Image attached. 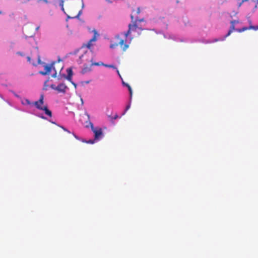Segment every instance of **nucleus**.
Returning a JSON list of instances; mask_svg holds the SVG:
<instances>
[{"instance_id": "obj_20", "label": "nucleus", "mask_w": 258, "mask_h": 258, "mask_svg": "<svg viewBox=\"0 0 258 258\" xmlns=\"http://www.w3.org/2000/svg\"><path fill=\"white\" fill-rule=\"evenodd\" d=\"M131 107V105L128 104L126 106L125 111H126Z\"/></svg>"}, {"instance_id": "obj_28", "label": "nucleus", "mask_w": 258, "mask_h": 258, "mask_svg": "<svg viewBox=\"0 0 258 258\" xmlns=\"http://www.w3.org/2000/svg\"><path fill=\"white\" fill-rule=\"evenodd\" d=\"M85 114L87 116L88 119H90V115L87 112L85 113Z\"/></svg>"}, {"instance_id": "obj_30", "label": "nucleus", "mask_w": 258, "mask_h": 258, "mask_svg": "<svg viewBox=\"0 0 258 258\" xmlns=\"http://www.w3.org/2000/svg\"><path fill=\"white\" fill-rule=\"evenodd\" d=\"M56 72H55V73L52 75V77L55 78V77H56Z\"/></svg>"}, {"instance_id": "obj_12", "label": "nucleus", "mask_w": 258, "mask_h": 258, "mask_svg": "<svg viewBox=\"0 0 258 258\" xmlns=\"http://www.w3.org/2000/svg\"><path fill=\"white\" fill-rule=\"evenodd\" d=\"M235 30V26L233 24V22H231V26L228 32V33L225 35V38L229 36L231 33Z\"/></svg>"}, {"instance_id": "obj_16", "label": "nucleus", "mask_w": 258, "mask_h": 258, "mask_svg": "<svg viewBox=\"0 0 258 258\" xmlns=\"http://www.w3.org/2000/svg\"><path fill=\"white\" fill-rule=\"evenodd\" d=\"M108 117L110 118L111 120H113L118 117V115L116 113L113 117H112L111 115H108Z\"/></svg>"}, {"instance_id": "obj_25", "label": "nucleus", "mask_w": 258, "mask_h": 258, "mask_svg": "<svg viewBox=\"0 0 258 258\" xmlns=\"http://www.w3.org/2000/svg\"><path fill=\"white\" fill-rule=\"evenodd\" d=\"M61 127L65 131H67L68 132V133H70V132L68 131L66 128H65L64 127H63V126H61Z\"/></svg>"}, {"instance_id": "obj_31", "label": "nucleus", "mask_w": 258, "mask_h": 258, "mask_svg": "<svg viewBox=\"0 0 258 258\" xmlns=\"http://www.w3.org/2000/svg\"><path fill=\"white\" fill-rule=\"evenodd\" d=\"M17 53L19 54V55H21V56H24V55L21 52H19Z\"/></svg>"}, {"instance_id": "obj_5", "label": "nucleus", "mask_w": 258, "mask_h": 258, "mask_svg": "<svg viewBox=\"0 0 258 258\" xmlns=\"http://www.w3.org/2000/svg\"><path fill=\"white\" fill-rule=\"evenodd\" d=\"M51 88L54 90H57L58 92L64 93L67 87L64 84L61 83L59 84L57 86H55V85L52 84L51 85Z\"/></svg>"}, {"instance_id": "obj_17", "label": "nucleus", "mask_w": 258, "mask_h": 258, "mask_svg": "<svg viewBox=\"0 0 258 258\" xmlns=\"http://www.w3.org/2000/svg\"><path fill=\"white\" fill-rule=\"evenodd\" d=\"M104 67H107V68H113L114 69H116L115 66H114L113 65H112V64H105V65H104Z\"/></svg>"}, {"instance_id": "obj_33", "label": "nucleus", "mask_w": 258, "mask_h": 258, "mask_svg": "<svg viewBox=\"0 0 258 258\" xmlns=\"http://www.w3.org/2000/svg\"><path fill=\"white\" fill-rule=\"evenodd\" d=\"M40 27L39 26H38L36 28V30H38L39 29Z\"/></svg>"}, {"instance_id": "obj_4", "label": "nucleus", "mask_w": 258, "mask_h": 258, "mask_svg": "<svg viewBox=\"0 0 258 258\" xmlns=\"http://www.w3.org/2000/svg\"><path fill=\"white\" fill-rule=\"evenodd\" d=\"M91 130L94 134L95 140H99L103 137L102 130L100 127H94L92 122H89Z\"/></svg>"}, {"instance_id": "obj_34", "label": "nucleus", "mask_w": 258, "mask_h": 258, "mask_svg": "<svg viewBox=\"0 0 258 258\" xmlns=\"http://www.w3.org/2000/svg\"><path fill=\"white\" fill-rule=\"evenodd\" d=\"M41 118H43V119H45L46 118L44 116H42Z\"/></svg>"}, {"instance_id": "obj_15", "label": "nucleus", "mask_w": 258, "mask_h": 258, "mask_svg": "<svg viewBox=\"0 0 258 258\" xmlns=\"http://www.w3.org/2000/svg\"><path fill=\"white\" fill-rule=\"evenodd\" d=\"M22 103L24 105H30L31 104V102L28 99H25L23 101H22Z\"/></svg>"}, {"instance_id": "obj_7", "label": "nucleus", "mask_w": 258, "mask_h": 258, "mask_svg": "<svg viewBox=\"0 0 258 258\" xmlns=\"http://www.w3.org/2000/svg\"><path fill=\"white\" fill-rule=\"evenodd\" d=\"M249 23L250 25L248 27H244L242 28L241 29L237 30V31H238V32H242L244 31H246L247 30H250V29H253L255 31L258 30V25L256 26H252V25H251V21H249Z\"/></svg>"}, {"instance_id": "obj_22", "label": "nucleus", "mask_w": 258, "mask_h": 258, "mask_svg": "<svg viewBox=\"0 0 258 258\" xmlns=\"http://www.w3.org/2000/svg\"><path fill=\"white\" fill-rule=\"evenodd\" d=\"M81 11H80L79 12L78 14L76 17H74V18H79V17L81 15Z\"/></svg>"}, {"instance_id": "obj_21", "label": "nucleus", "mask_w": 258, "mask_h": 258, "mask_svg": "<svg viewBox=\"0 0 258 258\" xmlns=\"http://www.w3.org/2000/svg\"><path fill=\"white\" fill-rule=\"evenodd\" d=\"M38 63H41L40 57L39 55H38Z\"/></svg>"}, {"instance_id": "obj_14", "label": "nucleus", "mask_w": 258, "mask_h": 258, "mask_svg": "<svg viewBox=\"0 0 258 258\" xmlns=\"http://www.w3.org/2000/svg\"><path fill=\"white\" fill-rule=\"evenodd\" d=\"M44 69L45 70V72H47V74H48L51 71V66H48V65H46L45 67H44Z\"/></svg>"}, {"instance_id": "obj_27", "label": "nucleus", "mask_w": 258, "mask_h": 258, "mask_svg": "<svg viewBox=\"0 0 258 258\" xmlns=\"http://www.w3.org/2000/svg\"><path fill=\"white\" fill-rule=\"evenodd\" d=\"M231 22H233V24L234 25L235 23H238V21H235V20H233V21H231Z\"/></svg>"}, {"instance_id": "obj_3", "label": "nucleus", "mask_w": 258, "mask_h": 258, "mask_svg": "<svg viewBox=\"0 0 258 258\" xmlns=\"http://www.w3.org/2000/svg\"><path fill=\"white\" fill-rule=\"evenodd\" d=\"M115 39H117L118 42L116 43H114L113 44H111L110 46V47L111 48H115L118 45L120 46V47L123 51H125L128 48V45L126 44V43H124V40L120 38L119 35L116 36Z\"/></svg>"}, {"instance_id": "obj_10", "label": "nucleus", "mask_w": 258, "mask_h": 258, "mask_svg": "<svg viewBox=\"0 0 258 258\" xmlns=\"http://www.w3.org/2000/svg\"><path fill=\"white\" fill-rule=\"evenodd\" d=\"M92 66H91V64L88 65H84V68L82 70L81 73L83 74H84L87 72H89L91 71V67Z\"/></svg>"}, {"instance_id": "obj_6", "label": "nucleus", "mask_w": 258, "mask_h": 258, "mask_svg": "<svg viewBox=\"0 0 258 258\" xmlns=\"http://www.w3.org/2000/svg\"><path fill=\"white\" fill-rule=\"evenodd\" d=\"M67 72L68 73V75L66 76L65 75H63V77L64 78H66V79H67L68 80H69V81H70L71 82H72V83L75 86V87H76V84L72 81V76L73 75V71H72V69L71 68L68 69L67 70Z\"/></svg>"}, {"instance_id": "obj_13", "label": "nucleus", "mask_w": 258, "mask_h": 258, "mask_svg": "<svg viewBox=\"0 0 258 258\" xmlns=\"http://www.w3.org/2000/svg\"><path fill=\"white\" fill-rule=\"evenodd\" d=\"M140 13V8L139 7L137 8V10H133V13H134V14L132 15L134 16V18H135V16H137V15H139Z\"/></svg>"}, {"instance_id": "obj_8", "label": "nucleus", "mask_w": 258, "mask_h": 258, "mask_svg": "<svg viewBox=\"0 0 258 258\" xmlns=\"http://www.w3.org/2000/svg\"><path fill=\"white\" fill-rule=\"evenodd\" d=\"M97 32L94 31V35L93 37L87 42V43L85 45H83V47L85 46L89 49H90L91 46H92V42H95L97 40L96 38Z\"/></svg>"}, {"instance_id": "obj_19", "label": "nucleus", "mask_w": 258, "mask_h": 258, "mask_svg": "<svg viewBox=\"0 0 258 258\" xmlns=\"http://www.w3.org/2000/svg\"><path fill=\"white\" fill-rule=\"evenodd\" d=\"M87 143H88V144H93L94 143V140H90L87 142H86Z\"/></svg>"}, {"instance_id": "obj_37", "label": "nucleus", "mask_w": 258, "mask_h": 258, "mask_svg": "<svg viewBox=\"0 0 258 258\" xmlns=\"http://www.w3.org/2000/svg\"><path fill=\"white\" fill-rule=\"evenodd\" d=\"M176 3H179V1H176Z\"/></svg>"}, {"instance_id": "obj_11", "label": "nucleus", "mask_w": 258, "mask_h": 258, "mask_svg": "<svg viewBox=\"0 0 258 258\" xmlns=\"http://www.w3.org/2000/svg\"><path fill=\"white\" fill-rule=\"evenodd\" d=\"M40 110L44 111L46 115H48L49 117L52 116V112L47 108V106H43L42 107V109H41Z\"/></svg>"}, {"instance_id": "obj_36", "label": "nucleus", "mask_w": 258, "mask_h": 258, "mask_svg": "<svg viewBox=\"0 0 258 258\" xmlns=\"http://www.w3.org/2000/svg\"><path fill=\"white\" fill-rule=\"evenodd\" d=\"M117 72L118 74L119 75V72L118 70H117Z\"/></svg>"}, {"instance_id": "obj_18", "label": "nucleus", "mask_w": 258, "mask_h": 258, "mask_svg": "<svg viewBox=\"0 0 258 258\" xmlns=\"http://www.w3.org/2000/svg\"><path fill=\"white\" fill-rule=\"evenodd\" d=\"M128 88V91L130 92V96L131 97L132 96V94H133L132 89L131 87L130 86H128V88Z\"/></svg>"}, {"instance_id": "obj_2", "label": "nucleus", "mask_w": 258, "mask_h": 258, "mask_svg": "<svg viewBox=\"0 0 258 258\" xmlns=\"http://www.w3.org/2000/svg\"><path fill=\"white\" fill-rule=\"evenodd\" d=\"M80 59L82 61H86L87 62H91V66H104L105 65V64H104L103 63L100 62H92L93 57L92 54L90 53H87L86 52L84 53V54L82 55L81 56H80Z\"/></svg>"}, {"instance_id": "obj_35", "label": "nucleus", "mask_w": 258, "mask_h": 258, "mask_svg": "<svg viewBox=\"0 0 258 258\" xmlns=\"http://www.w3.org/2000/svg\"><path fill=\"white\" fill-rule=\"evenodd\" d=\"M44 1L45 3H48V2H47V0H44Z\"/></svg>"}, {"instance_id": "obj_9", "label": "nucleus", "mask_w": 258, "mask_h": 258, "mask_svg": "<svg viewBox=\"0 0 258 258\" xmlns=\"http://www.w3.org/2000/svg\"><path fill=\"white\" fill-rule=\"evenodd\" d=\"M43 99L44 96L43 94H41L39 100L34 102L35 105L36 106V108H38V109H42L43 106H42L41 105L43 104Z\"/></svg>"}, {"instance_id": "obj_23", "label": "nucleus", "mask_w": 258, "mask_h": 258, "mask_svg": "<svg viewBox=\"0 0 258 258\" xmlns=\"http://www.w3.org/2000/svg\"><path fill=\"white\" fill-rule=\"evenodd\" d=\"M40 73L43 75H45L47 74V72H40Z\"/></svg>"}, {"instance_id": "obj_24", "label": "nucleus", "mask_w": 258, "mask_h": 258, "mask_svg": "<svg viewBox=\"0 0 258 258\" xmlns=\"http://www.w3.org/2000/svg\"><path fill=\"white\" fill-rule=\"evenodd\" d=\"M63 1H61V3H60V5L61 6L62 8H61V9L62 11L64 10V9H63Z\"/></svg>"}, {"instance_id": "obj_29", "label": "nucleus", "mask_w": 258, "mask_h": 258, "mask_svg": "<svg viewBox=\"0 0 258 258\" xmlns=\"http://www.w3.org/2000/svg\"><path fill=\"white\" fill-rule=\"evenodd\" d=\"M123 84L126 87H127L128 88V86H130L128 84H125L124 83V82H123Z\"/></svg>"}, {"instance_id": "obj_26", "label": "nucleus", "mask_w": 258, "mask_h": 258, "mask_svg": "<svg viewBox=\"0 0 258 258\" xmlns=\"http://www.w3.org/2000/svg\"><path fill=\"white\" fill-rule=\"evenodd\" d=\"M27 59L28 62H30L31 61V57L30 56H27Z\"/></svg>"}, {"instance_id": "obj_32", "label": "nucleus", "mask_w": 258, "mask_h": 258, "mask_svg": "<svg viewBox=\"0 0 258 258\" xmlns=\"http://www.w3.org/2000/svg\"><path fill=\"white\" fill-rule=\"evenodd\" d=\"M106 1L109 3H112V0H106Z\"/></svg>"}, {"instance_id": "obj_1", "label": "nucleus", "mask_w": 258, "mask_h": 258, "mask_svg": "<svg viewBox=\"0 0 258 258\" xmlns=\"http://www.w3.org/2000/svg\"><path fill=\"white\" fill-rule=\"evenodd\" d=\"M131 18L132 19V24L128 25V30L124 33V35L125 38H127L128 36L131 35L132 31H135L137 29L143 30L141 27H139V23L144 21V18L139 19L138 16H135V18H134V16L133 15H131Z\"/></svg>"}]
</instances>
